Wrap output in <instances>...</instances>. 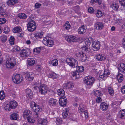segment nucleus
<instances>
[{
	"instance_id": "nucleus-59",
	"label": "nucleus",
	"mask_w": 125,
	"mask_h": 125,
	"mask_svg": "<svg viewBox=\"0 0 125 125\" xmlns=\"http://www.w3.org/2000/svg\"><path fill=\"white\" fill-rule=\"evenodd\" d=\"M68 89L70 88L73 87L74 84L73 83L69 82L68 83Z\"/></svg>"
},
{
	"instance_id": "nucleus-62",
	"label": "nucleus",
	"mask_w": 125,
	"mask_h": 125,
	"mask_svg": "<svg viewBox=\"0 0 125 125\" xmlns=\"http://www.w3.org/2000/svg\"><path fill=\"white\" fill-rule=\"evenodd\" d=\"M119 2L122 6H125V0H119Z\"/></svg>"
},
{
	"instance_id": "nucleus-30",
	"label": "nucleus",
	"mask_w": 125,
	"mask_h": 125,
	"mask_svg": "<svg viewBox=\"0 0 125 125\" xmlns=\"http://www.w3.org/2000/svg\"><path fill=\"white\" fill-rule=\"evenodd\" d=\"M57 93L58 95L62 97H63V96L65 95V92L62 89L58 90Z\"/></svg>"
},
{
	"instance_id": "nucleus-16",
	"label": "nucleus",
	"mask_w": 125,
	"mask_h": 125,
	"mask_svg": "<svg viewBox=\"0 0 125 125\" xmlns=\"http://www.w3.org/2000/svg\"><path fill=\"white\" fill-rule=\"evenodd\" d=\"M118 116L119 118L121 119L125 118V109L121 110L119 112Z\"/></svg>"
},
{
	"instance_id": "nucleus-43",
	"label": "nucleus",
	"mask_w": 125,
	"mask_h": 125,
	"mask_svg": "<svg viewBox=\"0 0 125 125\" xmlns=\"http://www.w3.org/2000/svg\"><path fill=\"white\" fill-rule=\"evenodd\" d=\"M56 122L58 125H60L62 123L63 121L62 118L60 117H58L56 119Z\"/></svg>"
},
{
	"instance_id": "nucleus-48",
	"label": "nucleus",
	"mask_w": 125,
	"mask_h": 125,
	"mask_svg": "<svg viewBox=\"0 0 125 125\" xmlns=\"http://www.w3.org/2000/svg\"><path fill=\"white\" fill-rule=\"evenodd\" d=\"M82 56L81 58L82 59V62H84L87 60V56L84 53L82 55Z\"/></svg>"
},
{
	"instance_id": "nucleus-27",
	"label": "nucleus",
	"mask_w": 125,
	"mask_h": 125,
	"mask_svg": "<svg viewBox=\"0 0 125 125\" xmlns=\"http://www.w3.org/2000/svg\"><path fill=\"white\" fill-rule=\"evenodd\" d=\"M42 42L43 44L45 45L50 47L52 46L53 45V41H50V43H48L47 42H46V40H45L44 38Z\"/></svg>"
},
{
	"instance_id": "nucleus-25",
	"label": "nucleus",
	"mask_w": 125,
	"mask_h": 125,
	"mask_svg": "<svg viewBox=\"0 0 125 125\" xmlns=\"http://www.w3.org/2000/svg\"><path fill=\"white\" fill-rule=\"evenodd\" d=\"M116 78L119 82H121L124 79L123 75L121 73H119L116 76Z\"/></svg>"
},
{
	"instance_id": "nucleus-34",
	"label": "nucleus",
	"mask_w": 125,
	"mask_h": 125,
	"mask_svg": "<svg viewBox=\"0 0 125 125\" xmlns=\"http://www.w3.org/2000/svg\"><path fill=\"white\" fill-rule=\"evenodd\" d=\"M21 27L19 26H17L14 28L12 30L14 33H18L21 32Z\"/></svg>"
},
{
	"instance_id": "nucleus-56",
	"label": "nucleus",
	"mask_w": 125,
	"mask_h": 125,
	"mask_svg": "<svg viewBox=\"0 0 125 125\" xmlns=\"http://www.w3.org/2000/svg\"><path fill=\"white\" fill-rule=\"evenodd\" d=\"M6 20L4 18H0V24H3L6 23Z\"/></svg>"
},
{
	"instance_id": "nucleus-31",
	"label": "nucleus",
	"mask_w": 125,
	"mask_h": 125,
	"mask_svg": "<svg viewBox=\"0 0 125 125\" xmlns=\"http://www.w3.org/2000/svg\"><path fill=\"white\" fill-rule=\"evenodd\" d=\"M18 0H9L7 2V4L8 6L11 5H13L18 2Z\"/></svg>"
},
{
	"instance_id": "nucleus-2",
	"label": "nucleus",
	"mask_w": 125,
	"mask_h": 125,
	"mask_svg": "<svg viewBox=\"0 0 125 125\" xmlns=\"http://www.w3.org/2000/svg\"><path fill=\"white\" fill-rule=\"evenodd\" d=\"M84 81L87 87L90 88L93 85L94 82V79L91 76H88L84 78Z\"/></svg>"
},
{
	"instance_id": "nucleus-9",
	"label": "nucleus",
	"mask_w": 125,
	"mask_h": 125,
	"mask_svg": "<svg viewBox=\"0 0 125 125\" xmlns=\"http://www.w3.org/2000/svg\"><path fill=\"white\" fill-rule=\"evenodd\" d=\"M100 47V44L99 41L95 40L94 41L92 45V49L94 51L98 50Z\"/></svg>"
},
{
	"instance_id": "nucleus-51",
	"label": "nucleus",
	"mask_w": 125,
	"mask_h": 125,
	"mask_svg": "<svg viewBox=\"0 0 125 125\" xmlns=\"http://www.w3.org/2000/svg\"><path fill=\"white\" fill-rule=\"evenodd\" d=\"M108 89L109 94L111 95L114 94V91L113 88L111 87H108Z\"/></svg>"
},
{
	"instance_id": "nucleus-19",
	"label": "nucleus",
	"mask_w": 125,
	"mask_h": 125,
	"mask_svg": "<svg viewBox=\"0 0 125 125\" xmlns=\"http://www.w3.org/2000/svg\"><path fill=\"white\" fill-rule=\"evenodd\" d=\"M19 116L16 113H13L10 115V119L12 120H16L19 118Z\"/></svg>"
},
{
	"instance_id": "nucleus-10",
	"label": "nucleus",
	"mask_w": 125,
	"mask_h": 125,
	"mask_svg": "<svg viewBox=\"0 0 125 125\" xmlns=\"http://www.w3.org/2000/svg\"><path fill=\"white\" fill-rule=\"evenodd\" d=\"M65 39L68 42H74L76 41L77 40L76 37L71 35L66 36Z\"/></svg>"
},
{
	"instance_id": "nucleus-55",
	"label": "nucleus",
	"mask_w": 125,
	"mask_h": 125,
	"mask_svg": "<svg viewBox=\"0 0 125 125\" xmlns=\"http://www.w3.org/2000/svg\"><path fill=\"white\" fill-rule=\"evenodd\" d=\"M83 52H77L75 54V55L77 57H79L81 58L82 56V55Z\"/></svg>"
},
{
	"instance_id": "nucleus-40",
	"label": "nucleus",
	"mask_w": 125,
	"mask_h": 125,
	"mask_svg": "<svg viewBox=\"0 0 125 125\" xmlns=\"http://www.w3.org/2000/svg\"><path fill=\"white\" fill-rule=\"evenodd\" d=\"M94 95L97 97L101 96L102 94L101 92L98 90H94Z\"/></svg>"
},
{
	"instance_id": "nucleus-38",
	"label": "nucleus",
	"mask_w": 125,
	"mask_h": 125,
	"mask_svg": "<svg viewBox=\"0 0 125 125\" xmlns=\"http://www.w3.org/2000/svg\"><path fill=\"white\" fill-rule=\"evenodd\" d=\"M18 16L21 19H25L27 17L26 15L25 14L21 13H19L18 14Z\"/></svg>"
},
{
	"instance_id": "nucleus-33",
	"label": "nucleus",
	"mask_w": 125,
	"mask_h": 125,
	"mask_svg": "<svg viewBox=\"0 0 125 125\" xmlns=\"http://www.w3.org/2000/svg\"><path fill=\"white\" fill-rule=\"evenodd\" d=\"M110 7L113 10L116 11L119 8L118 5L117 3L111 4Z\"/></svg>"
},
{
	"instance_id": "nucleus-14",
	"label": "nucleus",
	"mask_w": 125,
	"mask_h": 125,
	"mask_svg": "<svg viewBox=\"0 0 125 125\" xmlns=\"http://www.w3.org/2000/svg\"><path fill=\"white\" fill-rule=\"evenodd\" d=\"M32 115L31 112L29 110H26L24 111L23 114V117L25 119L31 116Z\"/></svg>"
},
{
	"instance_id": "nucleus-64",
	"label": "nucleus",
	"mask_w": 125,
	"mask_h": 125,
	"mask_svg": "<svg viewBox=\"0 0 125 125\" xmlns=\"http://www.w3.org/2000/svg\"><path fill=\"white\" fill-rule=\"evenodd\" d=\"M121 91L122 93L125 94V86H124L122 87Z\"/></svg>"
},
{
	"instance_id": "nucleus-35",
	"label": "nucleus",
	"mask_w": 125,
	"mask_h": 125,
	"mask_svg": "<svg viewBox=\"0 0 125 125\" xmlns=\"http://www.w3.org/2000/svg\"><path fill=\"white\" fill-rule=\"evenodd\" d=\"M76 71L78 72L79 73L83 72L84 70V68L83 66H76Z\"/></svg>"
},
{
	"instance_id": "nucleus-53",
	"label": "nucleus",
	"mask_w": 125,
	"mask_h": 125,
	"mask_svg": "<svg viewBox=\"0 0 125 125\" xmlns=\"http://www.w3.org/2000/svg\"><path fill=\"white\" fill-rule=\"evenodd\" d=\"M45 40L48 43H50V41H52L51 40V38L49 36H47L45 37L44 38Z\"/></svg>"
},
{
	"instance_id": "nucleus-7",
	"label": "nucleus",
	"mask_w": 125,
	"mask_h": 125,
	"mask_svg": "<svg viewBox=\"0 0 125 125\" xmlns=\"http://www.w3.org/2000/svg\"><path fill=\"white\" fill-rule=\"evenodd\" d=\"M30 51L28 48L23 49L20 52V56L21 57L25 58L27 57L30 54Z\"/></svg>"
},
{
	"instance_id": "nucleus-21",
	"label": "nucleus",
	"mask_w": 125,
	"mask_h": 125,
	"mask_svg": "<svg viewBox=\"0 0 125 125\" xmlns=\"http://www.w3.org/2000/svg\"><path fill=\"white\" fill-rule=\"evenodd\" d=\"M0 13L1 16L4 17H6L8 15V13L6 12L4 9L1 7H0Z\"/></svg>"
},
{
	"instance_id": "nucleus-61",
	"label": "nucleus",
	"mask_w": 125,
	"mask_h": 125,
	"mask_svg": "<svg viewBox=\"0 0 125 125\" xmlns=\"http://www.w3.org/2000/svg\"><path fill=\"white\" fill-rule=\"evenodd\" d=\"M107 76L106 75L104 74H103L101 75L100 76V77L103 80H104L106 79Z\"/></svg>"
},
{
	"instance_id": "nucleus-42",
	"label": "nucleus",
	"mask_w": 125,
	"mask_h": 125,
	"mask_svg": "<svg viewBox=\"0 0 125 125\" xmlns=\"http://www.w3.org/2000/svg\"><path fill=\"white\" fill-rule=\"evenodd\" d=\"M95 14L96 17L98 18L102 17L103 15L102 12L100 10H97Z\"/></svg>"
},
{
	"instance_id": "nucleus-1",
	"label": "nucleus",
	"mask_w": 125,
	"mask_h": 125,
	"mask_svg": "<svg viewBox=\"0 0 125 125\" xmlns=\"http://www.w3.org/2000/svg\"><path fill=\"white\" fill-rule=\"evenodd\" d=\"M93 39L91 37H90L85 40V43L86 45L82 48L84 52L86 53H87L90 51V49L89 47L91 43H93Z\"/></svg>"
},
{
	"instance_id": "nucleus-5",
	"label": "nucleus",
	"mask_w": 125,
	"mask_h": 125,
	"mask_svg": "<svg viewBox=\"0 0 125 125\" xmlns=\"http://www.w3.org/2000/svg\"><path fill=\"white\" fill-rule=\"evenodd\" d=\"M28 30L30 32L33 31L36 29V25L34 21L32 20L30 21L27 25Z\"/></svg>"
},
{
	"instance_id": "nucleus-41",
	"label": "nucleus",
	"mask_w": 125,
	"mask_h": 125,
	"mask_svg": "<svg viewBox=\"0 0 125 125\" xmlns=\"http://www.w3.org/2000/svg\"><path fill=\"white\" fill-rule=\"evenodd\" d=\"M49 63L50 64H52L53 66H56L58 64V61L56 59H54L50 62Z\"/></svg>"
},
{
	"instance_id": "nucleus-32",
	"label": "nucleus",
	"mask_w": 125,
	"mask_h": 125,
	"mask_svg": "<svg viewBox=\"0 0 125 125\" xmlns=\"http://www.w3.org/2000/svg\"><path fill=\"white\" fill-rule=\"evenodd\" d=\"M84 105L82 104H80L79 107V111L80 113H83L84 112L85 109L84 108Z\"/></svg>"
},
{
	"instance_id": "nucleus-60",
	"label": "nucleus",
	"mask_w": 125,
	"mask_h": 125,
	"mask_svg": "<svg viewBox=\"0 0 125 125\" xmlns=\"http://www.w3.org/2000/svg\"><path fill=\"white\" fill-rule=\"evenodd\" d=\"M92 2L94 3V2H98L99 5H101L102 2L101 0H91Z\"/></svg>"
},
{
	"instance_id": "nucleus-12",
	"label": "nucleus",
	"mask_w": 125,
	"mask_h": 125,
	"mask_svg": "<svg viewBox=\"0 0 125 125\" xmlns=\"http://www.w3.org/2000/svg\"><path fill=\"white\" fill-rule=\"evenodd\" d=\"M67 103V99L66 98L63 97H61L59 100V103L62 106H65Z\"/></svg>"
},
{
	"instance_id": "nucleus-22",
	"label": "nucleus",
	"mask_w": 125,
	"mask_h": 125,
	"mask_svg": "<svg viewBox=\"0 0 125 125\" xmlns=\"http://www.w3.org/2000/svg\"><path fill=\"white\" fill-rule=\"evenodd\" d=\"M96 58L97 59L100 61H103L106 59L105 56L100 54L97 55Z\"/></svg>"
},
{
	"instance_id": "nucleus-11",
	"label": "nucleus",
	"mask_w": 125,
	"mask_h": 125,
	"mask_svg": "<svg viewBox=\"0 0 125 125\" xmlns=\"http://www.w3.org/2000/svg\"><path fill=\"white\" fill-rule=\"evenodd\" d=\"M25 76L26 78L30 81L32 80L35 76L34 74L31 72L26 73L25 74Z\"/></svg>"
},
{
	"instance_id": "nucleus-57",
	"label": "nucleus",
	"mask_w": 125,
	"mask_h": 125,
	"mask_svg": "<svg viewBox=\"0 0 125 125\" xmlns=\"http://www.w3.org/2000/svg\"><path fill=\"white\" fill-rule=\"evenodd\" d=\"M88 11L90 13H92L94 12V9L92 7H90L88 9Z\"/></svg>"
},
{
	"instance_id": "nucleus-13",
	"label": "nucleus",
	"mask_w": 125,
	"mask_h": 125,
	"mask_svg": "<svg viewBox=\"0 0 125 125\" xmlns=\"http://www.w3.org/2000/svg\"><path fill=\"white\" fill-rule=\"evenodd\" d=\"M48 104L51 106H54L57 104V100L53 98H50L48 101Z\"/></svg>"
},
{
	"instance_id": "nucleus-39",
	"label": "nucleus",
	"mask_w": 125,
	"mask_h": 125,
	"mask_svg": "<svg viewBox=\"0 0 125 125\" xmlns=\"http://www.w3.org/2000/svg\"><path fill=\"white\" fill-rule=\"evenodd\" d=\"M7 36L3 35L0 37V39L2 43L5 42L7 41Z\"/></svg>"
},
{
	"instance_id": "nucleus-46",
	"label": "nucleus",
	"mask_w": 125,
	"mask_h": 125,
	"mask_svg": "<svg viewBox=\"0 0 125 125\" xmlns=\"http://www.w3.org/2000/svg\"><path fill=\"white\" fill-rule=\"evenodd\" d=\"M4 109L6 111H10L12 108L11 107L9 104H7L5 106Z\"/></svg>"
},
{
	"instance_id": "nucleus-44",
	"label": "nucleus",
	"mask_w": 125,
	"mask_h": 125,
	"mask_svg": "<svg viewBox=\"0 0 125 125\" xmlns=\"http://www.w3.org/2000/svg\"><path fill=\"white\" fill-rule=\"evenodd\" d=\"M79 73L76 70L75 71H73L72 73V75L73 76H75L76 78H78L79 77Z\"/></svg>"
},
{
	"instance_id": "nucleus-8",
	"label": "nucleus",
	"mask_w": 125,
	"mask_h": 125,
	"mask_svg": "<svg viewBox=\"0 0 125 125\" xmlns=\"http://www.w3.org/2000/svg\"><path fill=\"white\" fill-rule=\"evenodd\" d=\"M13 82L16 83L18 84L22 81V78H21L20 75L19 74H15L12 76Z\"/></svg>"
},
{
	"instance_id": "nucleus-50",
	"label": "nucleus",
	"mask_w": 125,
	"mask_h": 125,
	"mask_svg": "<svg viewBox=\"0 0 125 125\" xmlns=\"http://www.w3.org/2000/svg\"><path fill=\"white\" fill-rule=\"evenodd\" d=\"M40 49L39 48H37L33 50V53L35 54H37L40 52L41 51Z\"/></svg>"
},
{
	"instance_id": "nucleus-52",
	"label": "nucleus",
	"mask_w": 125,
	"mask_h": 125,
	"mask_svg": "<svg viewBox=\"0 0 125 125\" xmlns=\"http://www.w3.org/2000/svg\"><path fill=\"white\" fill-rule=\"evenodd\" d=\"M27 119L28 121L30 123H33L34 122V120L32 119V117L31 116L28 117V118H26Z\"/></svg>"
},
{
	"instance_id": "nucleus-58",
	"label": "nucleus",
	"mask_w": 125,
	"mask_h": 125,
	"mask_svg": "<svg viewBox=\"0 0 125 125\" xmlns=\"http://www.w3.org/2000/svg\"><path fill=\"white\" fill-rule=\"evenodd\" d=\"M37 105L33 102H31L30 106L32 109L33 110L34 107H35Z\"/></svg>"
},
{
	"instance_id": "nucleus-28",
	"label": "nucleus",
	"mask_w": 125,
	"mask_h": 125,
	"mask_svg": "<svg viewBox=\"0 0 125 125\" xmlns=\"http://www.w3.org/2000/svg\"><path fill=\"white\" fill-rule=\"evenodd\" d=\"M9 103V104L12 109H15L17 105V103L15 101H10Z\"/></svg>"
},
{
	"instance_id": "nucleus-36",
	"label": "nucleus",
	"mask_w": 125,
	"mask_h": 125,
	"mask_svg": "<svg viewBox=\"0 0 125 125\" xmlns=\"http://www.w3.org/2000/svg\"><path fill=\"white\" fill-rule=\"evenodd\" d=\"M34 36L37 39L42 38L43 36V32H36Z\"/></svg>"
},
{
	"instance_id": "nucleus-24",
	"label": "nucleus",
	"mask_w": 125,
	"mask_h": 125,
	"mask_svg": "<svg viewBox=\"0 0 125 125\" xmlns=\"http://www.w3.org/2000/svg\"><path fill=\"white\" fill-rule=\"evenodd\" d=\"M119 72L122 73H125V64L124 63H121L118 68Z\"/></svg>"
},
{
	"instance_id": "nucleus-54",
	"label": "nucleus",
	"mask_w": 125,
	"mask_h": 125,
	"mask_svg": "<svg viewBox=\"0 0 125 125\" xmlns=\"http://www.w3.org/2000/svg\"><path fill=\"white\" fill-rule=\"evenodd\" d=\"M10 31L9 28L8 27H7L4 28V33L6 34H8Z\"/></svg>"
},
{
	"instance_id": "nucleus-4",
	"label": "nucleus",
	"mask_w": 125,
	"mask_h": 125,
	"mask_svg": "<svg viewBox=\"0 0 125 125\" xmlns=\"http://www.w3.org/2000/svg\"><path fill=\"white\" fill-rule=\"evenodd\" d=\"M66 61L68 64L73 67H75L77 66L78 64L77 61L73 57L67 58Z\"/></svg>"
},
{
	"instance_id": "nucleus-15",
	"label": "nucleus",
	"mask_w": 125,
	"mask_h": 125,
	"mask_svg": "<svg viewBox=\"0 0 125 125\" xmlns=\"http://www.w3.org/2000/svg\"><path fill=\"white\" fill-rule=\"evenodd\" d=\"M69 110L68 108L64 110L63 111V112L62 114V115L63 118H65L66 117L69 118L70 117V114H69Z\"/></svg>"
},
{
	"instance_id": "nucleus-26",
	"label": "nucleus",
	"mask_w": 125,
	"mask_h": 125,
	"mask_svg": "<svg viewBox=\"0 0 125 125\" xmlns=\"http://www.w3.org/2000/svg\"><path fill=\"white\" fill-rule=\"evenodd\" d=\"M26 96L30 98H31L33 96L32 92L30 89H28L26 90Z\"/></svg>"
},
{
	"instance_id": "nucleus-49",
	"label": "nucleus",
	"mask_w": 125,
	"mask_h": 125,
	"mask_svg": "<svg viewBox=\"0 0 125 125\" xmlns=\"http://www.w3.org/2000/svg\"><path fill=\"white\" fill-rule=\"evenodd\" d=\"M5 96L4 92L3 91H2L0 92V99L2 100L5 97Z\"/></svg>"
},
{
	"instance_id": "nucleus-47",
	"label": "nucleus",
	"mask_w": 125,
	"mask_h": 125,
	"mask_svg": "<svg viewBox=\"0 0 125 125\" xmlns=\"http://www.w3.org/2000/svg\"><path fill=\"white\" fill-rule=\"evenodd\" d=\"M70 25L69 22H67L66 23L64 26V28L66 30H69L70 29Z\"/></svg>"
},
{
	"instance_id": "nucleus-6",
	"label": "nucleus",
	"mask_w": 125,
	"mask_h": 125,
	"mask_svg": "<svg viewBox=\"0 0 125 125\" xmlns=\"http://www.w3.org/2000/svg\"><path fill=\"white\" fill-rule=\"evenodd\" d=\"M36 84L37 87H38L40 92L41 94H45L47 93V87L44 84L42 85L39 86V84L36 82Z\"/></svg>"
},
{
	"instance_id": "nucleus-17",
	"label": "nucleus",
	"mask_w": 125,
	"mask_h": 125,
	"mask_svg": "<svg viewBox=\"0 0 125 125\" xmlns=\"http://www.w3.org/2000/svg\"><path fill=\"white\" fill-rule=\"evenodd\" d=\"M100 106L101 110L104 111H105L107 110L108 106L106 103L103 102L101 104Z\"/></svg>"
},
{
	"instance_id": "nucleus-63",
	"label": "nucleus",
	"mask_w": 125,
	"mask_h": 125,
	"mask_svg": "<svg viewBox=\"0 0 125 125\" xmlns=\"http://www.w3.org/2000/svg\"><path fill=\"white\" fill-rule=\"evenodd\" d=\"M37 120L38 122V125H43V121L42 119H41V118H39Z\"/></svg>"
},
{
	"instance_id": "nucleus-3",
	"label": "nucleus",
	"mask_w": 125,
	"mask_h": 125,
	"mask_svg": "<svg viewBox=\"0 0 125 125\" xmlns=\"http://www.w3.org/2000/svg\"><path fill=\"white\" fill-rule=\"evenodd\" d=\"M16 62V60L15 58H9L6 61V65L7 67L11 68L15 65Z\"/></svg>"
},
{
	"instance_id": "nucleus-23",
	"label": "nucleus",
	"mask_w": 125,
	"mask_h": 125,
	"mask_svg": "<svg viewBox=\"0 0 125 125\" xmlns=\"http://www.w3.org/2000/svg\"><path fill=\"white\" fill-rule=\"evenodd\" d=\"M35 63V61L32 58H28L27 61V64L29 66L33 65Z\"/></svg>"
},
{
	"instance_id": "nucleus-37",
	"label": "nucleus",
	"mask_w": 125,
	"mask_h": 125,
	"mask_svg": "<svg viewBox=\"0 0 125 125\" xmlns=\"http://www.w3.org/2000/svg\"><path fill=\"white\" fill-rule=\"evenodd\" d=\"M57 75L54 73H50L48 74V76L50 78L55 79L57 77Z\"/></svg>"
},
{
	"instance_id": "nucleus-20",
	"label": "nucleus",
	"mask_w": 125,
	"mask_h": 125,
	"mask_svg": "<svg viewBox=\"0 0 125 125\" xmlns=\"http://www.w3.org/2000/svg\"><path fill=\"white\" fill-rule=\"evenodd\" d=\"M86 27L85 26H82L78 29V33L80 34L84 33L86 31Z\"/></svg>"
},
{
	"instance_id": "nucleus-29",
	"label": "nucleus",
	"mask_w": 125,
	"mask_h": 125,
	"mask_svg": "<svg viewBox=\"0 0 125 125\" xmlns=\"http://www.w3.org/2000/svg\"><path fill=\"white\" fill-rule=\"evenodd\" d=\"M42 110V108L39 105H37L35 107H34L33 109V110H34L36 113L40 112Z\"/></svg>"
},
{
	"instance_id": "nucleus-18",
	"label": "nucleus",
	"mask_w": 125,
	"mask_h": 125,
	"mask_svg": "<svg viewBox=\"0 0 125 125\" xmlns=\"http://www.w3.org/2000/svg\"><path fill=\"white\" fill-rule=\"evenodd\" d=\"M95 26L97 29L99 30H101L104 27V24L100 22H96L95 24Z\"/></svg>"
},
{
	"instance_id": "nucleus-45",
	"label": "nucleus",
	"mask_w": 125,
	"mask_h": 125,
	"mask_svg": "<svg viewBox=\"0 0 125 125\" xmlns=\"http://www.w3.org/2000/svg\"><path fill=\"white\" fill-rule=\"evenodd\" d=\"M15 39L14 37L11 36L9 39V42L11 45H13L14 44Z\"/></svg>"
}]
</instances>
